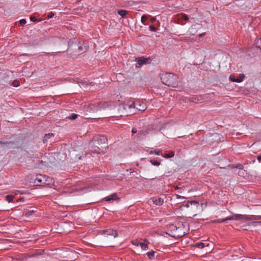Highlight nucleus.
Returning <instances> with one entry per match:
<instances>
[{"mask_svg":"<svg viewBox=\"0 0 261 261\" xmlns=\"http://www.w3.org/2000/svg\"><path fill=\"white\" fill-rule=\"evenodd\" d=\"M0 144L8 146L9 149L21 148L23 144V138L20 135H13L8 141H0Z\"/></svg>","mask_w":261,"mask_h":261,"instance_id":"nucleus-1","label":"nucleus"},{"mask_svg":"<svg viewBox=\"0 0 261 261\" xmlns=\"http://www.w3.org/2000/svg\"><path fill=\"white\" fill-rule=\"evenodd\" d=\"M178 76L172 73H162L161 75V80L164 85L172 87H177L178 86Z\"/></svg>","mask_w":261,"mask_h":261,"instance_id":"nucleus-2","label":"nucleus"},{"mask_svg":"<svg viewBox=\"0 0 261 261\" xmlns=\"http://www.w3.org/2000/svg\"><path fill=\"white\" fill-rule=\"evenodd\" d=\"M84 44L85 42L83 40L77 39H71L68 41V47H73L78 53H84L87 50V47Z\"/></svg>","mask_w":261,"mask_h":261,"instance_id":"nucleus-3","label":"nucleus"},{"mask_svg":"<svg viewBox=\"0 0 261 261\" xmlns=\"http://www.w3.org/2000/svg\"><path fill=\"white\" fill-rule=\"evenodd\" d=\"M227 219H228L229 220H261V216L234 214L233 216L227 217Z\"/></svg>","mask_w":261,"mask_h":261,"instance_id":"nucleus-4","label":"nucleus"},{"mask_svg":"<svg viewBox=\"0 0 261 261\" xmlns=\"http://www.w3.org/2000/svg\"><path fill=\"white\" fill-rule=\"evenodd\" d=\"M108 139L105 136H99L96 137L94 140H92L89 143V147L96 146V145H100L101 144H107Z\"/></svg>","mask_w":261,"mask_h":261,"instance_id":"nucleus-5","label":"nucleus"},{"mask_svg":"<svg viewBox=\"0 0 261 261\" xmlns=\"http://www.w3.org/2000/svg\"><path fill=\"white\" fill-rule=\"evenodd\" d=\"M133 104L134 109H136L138 111H144L147 108L146 103L142 100H133Z\"/></svg>","mask_w":261,"mask_h":261,"instance_id":"nucleus-6","label":"nucleus"},{"mask_svg":"<svg viewBox=\"0 0 261 261\" xmlns=\"http://www.w3.org/2000/svg\"><path fill=\"white\" fill-rule=\"evenodd\" d=\"M206 95H195L188 98V101L195 103L202 102L205 99Z\"/></svg>","mask_w":261,"mask_h":261,"instance_id":"nucleus-7","label":"nucleus"},{"mask_svg":"<svg viewBox=\"0 0 261 261\" xmlns=\"http://www.w3.org/2000/svg\"><path fill=\"white\" fill-rule=\"evenodd\" d=\"M184 228V225L181 224L180 226H178L177 230L175 231V233L174 234H170V236L175 239L181 238L186 234Z\"/></svg>","mask_w":261,"mask_h":261,"instance_id":"nucleus-8","label":"nucleus"},{"mask_svg":"<svg viewBox=\"0 0 261 261\" xmlns=\"http://www.w3.org/2000/svg\"><path fill=\"white\" fill-rule=\"evenodd\" d=\"M133 105V100L128 99L122 103H119V110H131L134 109Z\"/></svg>","mask_w":261,"mask_h":261,"instance_id":"nucleus-9","label":"nucleus"},{"mask_svg":"<svg viewBox=\"0 0 261 261\" xmlns=\"http://www.w3.org/2000/svg\"><path fill=\"white\" fill-rule=\"evenodd\" d=\"M45 178L46 175H37L35 180V184H36V186H44V184H45Z\"/></svg>","mask_w":261,"mask_h":261,"instance_id":"nucleus-10","label":"nucleus"},{"mask_svg":"<svg viewBox=\"0 0 261 261\" xmlns=\"http://www.w3.org/2000/svg\"><path fill=\"white\" fill-rule=\"evenodd\" d=\"M150 58H145L144 57H138L136 58L135 61L137 62L138 66L136 65V67H139L144 64H147Z\"/></svg>","mask_w":261,"mask_h":261,"instance_id":"nucleus-11","label":"nucleus"},{"mask_svg":"<svg viewBox=\"0 0 261 261\" xmlns=\"http://www.w3.org/2000/svg\"><path fill=\"white\" fill-rule=\"evenodd\" d=\"M245 77V75L244 74H240L239 76L237 77H236L235 75L231 74L229 79L231 82L241 83L243 81Z\"/></svg>","mask_w":261,"mask_h":261,"instance_id":"nucleus-12","label":"nucleus"},{"mask_svg":"<svg viewBox=\"0 0 261 261\" xmlns=\"http://www.w3.org/2000/svg\"><path fill=\"white\" fill-rule=\"evenodd\" d=\"M101 232L102 234H105L106 236H112L114 238H116L118 236L117 231L113 229L109 228L107 229H104L102 230Z\"/></svg>","mask_w":261,"mask_h":261,"instance_id":"nucleus-13","label":"nucleus"},{"mask_svg":"<svg viewBox=\"0 0 261 261\" xmlns=\"http://www.w3.org/2000/svg\"><path fill=\"white\" fill-rule=\"evenodd\" d=\"M111 106L108 102L100 101L97 103L96 111H100L109 108Z\"/></svg>","mask_w":261,"mask_h":261,"instance_id":"nucleus-14","label":"nucleus"},{"mask_svg":"<svg viewBox=\"0 0 261 261\" xmlns=\"http://www.w3.org/2000/svg\"><path fill=\"white\" fill-rule=\"evenodd\" d=\"M119 199L118 196L116 193H113L107 197H106L103 200L107 202H112L114 200H118Z\"/></svg>","mask_w":261,"mask_h":261,"instance_id":"nucleus-15","label":"nucleus"},{"mask_svg":"<svg viewBox=\"0 0 261 261\" xmlns=\"http://www.w3.org/2000/svg\"><path fill=\"white\" fill-rule=\"evenodd\" d=\"M149 133L148 129H142L139 132V133L137 134L136 137L137 140H141L143 139V137L145 136Z\"/></svg>","mask_w":261,"mask_h":261,"instance_id":"nucleus-16","label":"nucleus"},{"mask_svg":"<svg viewBox=\"0 0 261 261\" xmlns=\"http://www.w3.org/2000/svg\"><path fill=\"white\" fill-rule=\"evenodd\" d=\"M94 147L90 150V151L91 153H100V152L102 150V149L104 148L103 146L101 145L100 146H98V145H96V146H93L92 147ZM106 147V146H105V147Z\"/></svg>","mask_w":261,"mask_h":261,"instance_id":"nucleus-17","label":"nucleus"},{"mask_svg":"<svg viewBox=\"0 0 261 261\" xmlns=\"http://www.w3.org/2000/svg\"><path fill=\"white\" fill-rule=\"evenodd\" d=\"M151 199L153 203L156 205H161L164 203V199L161 197H153Z\"/></svg>","mask_w":261,"mask_h":261,"instance_id":"nucleus-18","label":"nucleus"},{"mask_svg":"<svg viewBox=\"0 0 261 261\" xmlns=\"http://www.w3.org/2000/svg\"><path fill=\"white\" fill-rule=\"evenodd\" d=\"M177 226L174 225L173 224H171L168 225L167 227V230L169 232H171L172 234H174L175 231L177 230Z\"/></svg>","mask_w":261,"mask_h":261,"instance_id":"nucleus-19","label":"nucleus"},{"mask_svg":"<svg viewBox=\"0 0 261 261\" xmlns=\"http://www.w3.org/2000/svg\"><path fill=\"white\" fill-rule=\"evenodd\" d=\"M45 184H44V186L50 185L54 182L53 178L49 177L47 175H46V178H45Z\"/></svg>","mask_w":261,"mask_h":261,"instance_id":"nucleus-20","label":"nucleus"},{"mask_svg":"<svg viewBox=\"0 0 261 261\" xmlns=\"http://www.w3.org/2000/svg\"><path fill=\"white\" fill-rule=\"evenodd\" d=\"M54 136L53 133L45 134L43 137V142L44 143L47 142L48 139Z\"/></svg>","mask_w":261,"mask_h":261,"instance_id":"nucleus-21","label":"nucleus"},{"mask_svg":"<svg viewBox=\"0 0 261 261\" xmlns=\"http://www.w3.org/2000/svg\"><path fill=\"white\" fill-rule=\"evenodd\" d=\"M127 13L128 11L125 10H119L118 11V14L123 18L126 17Z\"/></svg>","mask_w":261,"mask_h":261,"instance_id":"nucleus-22","label":"nucleus"},{"mask_svg":"<svg viewBox=\"0 0 261 261\" xmlns=\"http://www.w3.org/2000/svg\"><path fill=\"white\" fill-rule=\"evenodd\" d=\"M35 212V211L34 210H24V215L26 217H30V216L32 215V214Z\"/></svg>","mask_w":261,"mask_h":261,"instance_id":"nucleus-23","label":"nucleus"},{"mask_svg":"<svg viewBox=\"0 0 261 261\" xmlns=\"http://www.w3.org/2000/svg\"><path fill=\"white\" fill-rule=\"evenodd\" d=\"M148 242L147 243H145V242H141L139 243L140 246L143 250H146L148 248Z\"/></svg>","mask_w":261,"mask_h":261,"instance_id":"nucleus-24","label":"nucleus"},{"mask_svg":"<svg viewBox=\"0 0 261 261\" xmlns=\"http://www.w3.org/2000/svg\"><path fill=\"white\" fill-rule=\"evenodd\" d=\"M195 246L198 248L202 249L205 247V244H204V243H203L202 242H198V243H196L195 244Z\"/></svg>","mask_w":261,"mask_h":261,"instance_id":"nucleus-25","label":"nucleus"},{"mask_svg":"<svg viewBox=\"0 0 261 261\" xmlns=\"http://www.w3.org/2000/svg\"><path fill=\"white\" fill-rule=\"evenodd\" d=\"M174 156V152L173 151H171L169 153L165 154L164 155V157L166 159H169L172 158Z\"/></svg>","mask_w":261,"mask_h":261,"instance_id":"nucleus-26","label":"nucleus"},{"mask_svg":"<svg viewBox=\"0 0 261 261\" xmlns=\"http://www.w3.org/2000/svg\"><path fill=\"white\" fill-rule=\"evenodd\" d=\"M155 252L153 250L149 251L147 253V255L148 256L149 258L151 259L153 258Z\"/></svg>","mask_w":261,"mask_h":261,"instance_id":"nucleus-27","label":"nucleus"},{"mask_svg":"<svg viewBox=\"0 0 261 261\" xmlns=\"http://www.w3.org/2000/svg\"><path fill=\"white\" fill-rule=\"evenodd\" d=\"M150 162L151 163V164L154 166H159L161 165V162L160 161H155V160H151L150 161Z\"/></svg>","mask_w":261,"mask_h":261,"instance_id":"nucleus-28","label":"nucleus"},{"mask_svg":"<svg viewBox=\"0 0 261 261\" xmlns=\"http://www.w3.org/2000/svg\"><path fill=\"white\" fill-rule=\"evenodd\" d=\"M189 203H191V205H194L196 206V207H198L199 206V202L198 201L196 200H192L189 201Z\"/></svg>","mask_w":261,"mask_h":261,"instance_id":"nucleus-29","label":"nucleus"},{"mask_svg":"<svg viewBox=\"0 0 261 261\" xmlns=\"http://www.w3.org/2000/svg\"><path fill=\"white\" fill-rule=\"evenodd\" d=\"M153 153H154L155 154L158 155H162V151L161 150H154L153 151H151L150 152V153H151V154Z\"/></svg>","mask_w":261,"mask_h":261,"instance_id":"nucleus-30","label":"nucleus"},{"mask_svg":"<svg viewBox=\"0 0 261 261\" xmlns=\"http://www.w3.org/2000/svg\"><path fill=\"white\" fill-rule=\"evenodd\" d=\"M6 199L9 202H12L13 201V196L10 195H8L6 196Z\"/></svg>","mask_w":261,"mask_h":261,"instance_id":"nucleus-31","label":"nucleus"},{"mask_svg":"<svg viewBox=\"0 0 261 261\" xmlns=\"http://www.w3.org/2000/svg\"><path fill=\"white\" fill-rule=\"evenodd\" d=\"M77 117V115L74 113L72 114L67 118L70 120H74Z\"/></svg>","mask_w":261,"mask_h":261,"instance_id":"nucleus-32","label":"nucleus"},{"mask_svg":"<svg viewBox=\"0 0 261 261\" xmlns=\"http://www.w3.org/2000/svg\"><path fill=\"white\" fill-rule=\"evenodd\" d=\"M181 18L186 21L189 20V16L186 14H181Z\"/></svg>","mask_w":261,"mask_h":261,"instance_id":"nucleus-33","label":"nucleus"},{"mask_svg":"<svg viewBox=\"0 0 261 261\" xmlns=\"http://www.w3.org/2000/svg\"><path fill=\"white\" fill-rule=\"evenodd\" d=\"M147 18L145 15H143L141 17V22L143 24H145V21L147 20Z\"/></svg>","mask_w":261,"mask_h":261,"instance_id":"nucleus-34","label":"nucleus"},{"mask_svg":"<svg viewBox=\"0 0 261 261\" xmlns=\"http://www.w3.org/2000/svg\"><path fill=\"white\" fill-rule=\"evenodd\" d=\"M236 168L242 170L244 168V166L243 164L239 163L236 165Z\"/></svg>","mask_w":261,"mask_h":261,"instance_id":"nucleus-35","label":"nucleus"},{"mask_svg":"<svg viewBox=\"0 0 261 261\" xmlns=\"http://www.w3.org/2000/svg\"><path fill=\"white\" fill-rule=\"evenodd\" d=\"M12 85L14 87H18L19 85V82L17 80H15L13 82Z\"/></svg>","mask_w":261,"mask_h":261,"instance_id":"nucleus-36","label":"nucleus"},{"mask_svg":"<svg viewBox=\"0 0 261 261\" xmlns=\"http://www.w3.org/2000/svg\"><path fill=\"white\" fill-rule=\"evenodd\" d=\"M151 31L156 32L157 31V29L155 28L153 25L151 24L149 27Z\"/></svg>","mask_w":261,"mask_h":261,"instance_id":"nucleus-37","label":"nucleus"},{"mask_svg":"<svg viewBox=\"0 0 261 261\" xmlns=\"http://www.w3.org/2000/svg\"><path fill=\"white\" fill-rule=\"evenodd\" d=\"M19 23L21 25L23 26L27 23V21L25 19H22L20 20Z\"/></svg>","mask_w":261,"mask_h":261,"instance_id":"nucleus-38","label":"nucleus"},{"mask_svg":"<svg viewBox=\"0 0 261 261\" xmlns=\"http://www.w3.org/2000/svg\"><path fill=\"white\" fill-rule=\"evenodd\" d=\"M54 15H55V14L53 12H50V13H49L48 14L47 17L48 18H51L53 17L54 16Z\"/></svg>","mask_w":261,"mask_h":261,"instance_id":"nucleus-39","label":"nucleus"},{"mask_svg":"<svg viewBox=\"0 0 261 261\" xmlns=\"http://www.w3.org/2000/svg\"><path fill=\"white\" fill-rule=\"evenodd\" d=\"M227 220H229L228 219H227V218H224V219H219L217 220V222H219V223H222V222H225Z\"/></svg>","mask_w":261,"mask_h":261,"instance_id":"nucleus-40","label":"nucleus"},{"mask_svg":"<svg viewBox=\"0 0 261 261\" xmlns=\"http://www.w3.org/2000/svg\"><path fill=\"white\" fill-rule=\"evenodd\" d=\"M30 20L32 21V22H35L36 21H37V19L34 16H30Z\"/></svg>","mask_w":261,"mask_h":261,"instance_id":"nucleus-41","label":"nucleus"},{"mask_svg":"<svg viewBox=\"0 0 261 261\" xmlns=\"http://www.w3.org/2000/svg\"><path fill=\"white\" fill-rule=\"evenodd\" d=\"M236 165L234 164H229L228 165V167L231 169H234L236 168Z\"/></svg>","mask_w":261,"mask_h":261,"instance_id":"nucleus-42","label":"nucleus"},{"mask_svg":"<svg viewBox=\"0 0 261 261\" xmlns=\"http://www.w3.org/2000/svg\"><path fill=\"white\" fill-rule=\"evenodd\" d=\"M42 254V253L41 252H36V253H35L34 254H32V256H38V255H40Z\"/></svg>","mask_w":261,"mask_h":261,"instance_id":"nucleus-43","label":"nucleus"},{"mask_svg":"<svg viewBox=\"0 0 261 261\" xmlns=\"http://www.w3.org/2000/svg\"><path fill=\"white\" fill-rule=\"evenodd\" d=\"M137 132V130L136 128L133 127L132 129V133L133 134H136Z\"/></svg>","mask_w":261,"mask_h":261,"instance_id":"nucleus-44","label":"nucleus"},{"mask_svg":"<svg viewBox=\"0 0 261 261\" xmlns=\"http://www.w3.org/2000/svg\"><path fill=\"white\" fill-rule=\"evenodd\" d=\"M150 21L151 22H153L154 21H156V18L153 17H151V19H150Z\"/></svg>","mask_w":261,"mask_h":261,"instance_id":"nucleus-45","label":"nucleus"},{"mask_svg":"<svg viewBox=\"0 0 261 261\" xmlns=\"http://www.w3.org/2000/svg\"><path fill=\"white\" fill-rule=\"evenodd\" d=\"M189 201H188L187 202V203H186L185 204V206L187 207H189L190 206V205H191V203H189Z\"/></svg>","mask_w":261,"mask_h":261,"instance_id":"nucleus-46","label":"nucleus"},{"mask_svg":"<svg viewBox=\"0 0 261 261\" xmlns=\"http://www.w3.org/2000/svg\"><path fill=\"white\" fill-rule=\"evenodd\" d=\"M176 196L178 199H184L185 198L184 197L178 195H177Z\"/></svg>","mask_w":261,"mask_h":261,"instance_id":"nucleus-47","label":"nucleus"},{"mask_svg":"<svg viewBox=\"0 0 261 261\" xmlns=\"http://www.w3.org/2000/svg\"><path fill=\"white\" fill-rule=\"evenodd\" d=\"M257 159L259 162H261V155H258L257 156Z\"/></svg>","mask_w":261,"mask_h":261,"instance_id":"nucleus-48","label":"nucleus"},{"mask_svg":"<svg viewBox=\"0 0 261 261\" xmlns=\"http://www.w3.org/2000/svg\"><path fill=\"white\" fill-rule=\"evenodd\" d=\"M24 201V198H20L18 199V201Z\"/></svg>","mask_w":261,"mask_h":261,"instance_id":"nucleus-49","label":"nucleus"},{"mask_svg":"<svg viewBox=\"0 0 261 261\" xmlns=\"http://www.w3.org/2000/svg\"><path fill=\"white\" fill-rule=\"evenodd\" d=\"M258 223H261V222H256V221H254V222H252L251 223H252L253 225H255V224Z\"/></svg>","mask_w":261,"mask_h":261,"instance_id":"nucleus-50","label":"nucleus"},{"mask_svg":"<svg viewBox=\"0 0 261 261\" xmlns=\"http://www.w3.org/2000/svg\"><path fill=\"white\" fill-rule=\"evenodd\" d=\"M205 35V33H203L200 34L199 35V37H202V36H204Z\"/></svg>","mask_w":261,"mask_h":261,"instance_id":"nucleus-51","label":"nucleus"},{"mask_svg":"<svg viewBox=\"0 0 261 261\" xmlns=\"http://www.w3.org/2000/svg\"><path fill=\"white\" fill-rule=\"evenodd\" d=\"M166 234L170 236V234H172L171 232H166Z\"/></svg>","mask_w":261,"mask_h":261,"instance_id":"nucleus-52","label":"nucleus"},{"mask_svg":"<svg viewBox=\"0 0 261 261\" xmlns=\"http://www.w3.org/2000/svg\"><path fill=\"white\" fill-rule=\"evenodd\" d=\"M129 115H130V114H128V113L126 114V116Z\"/></svg>","mask_w":261,"mask_h":261,"instance_id":"nucleus-53","label":"nucleus"},{"mask_svg":"<svg viewBox=\"0 0 261 261\" xmlns=\"http://www.w3.org/2000/svg\"><path fill=\"white\" fill-rule=\"evenodd\" d=\"M47 54H50V53H47ZM51 54H53V53H51Z\"/></svg>","mask_w":261,"mask_h":261,"instance_id":"nucleus-54","label":"nucleus"},{"mask_svg":"<svg viewBox=\"0 0 261 261\" xmlns=\"http://www.w3.org/2000/svg\"><path fill=\"white\" fill-rule=\"evenodd\" d=\"M260 40H261V38H260Z\"/></svg>","mask_w":261,"mask_h":261,"instance_id":"nucleus-55","label":"nucleus"}]
</instances>
